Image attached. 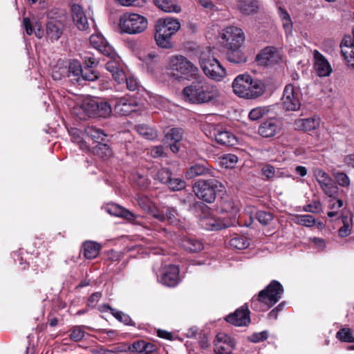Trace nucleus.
<instances>
[{"instance_id": "ddd939ff", "label": "nucleus", "mask_w": 354, "mask_h": 354, "mask_svg": "<svg viewBox=\"0 0 354 354\" xmlns=\"http://www.w3.org/2000/svg\"><path fill=\"white\" fill-rule=\"evenodd\" d=\"M300 97L301 93L299 89L290 84L286 85L281 98L283 108L287 111L298 110L301 106Z\"/></svg>"}, {"instance_id": "f3484780", "label": "nucleus", "mask_w": 354, "mask_h": 354, "mask_svg": "<svg viewBox=\"0 0 354 354\" xmlns=\"http://www.w3.org/2000/svg\"><path fill=\"white\" fill-rule=\"evenodd\" d=\"M281 122L275 118H270L262 122L258 129V133L263 138H272L281 132Z\"/></svg>"}, {"instance_id": "7c9ffc66", "label": "nucleus", "mask_w": 354, "mask_h": 354, "mask_svg": "<svg viewBox=\"0 0 354 354\" xmlns=\"http://www.w3.org/2000/svg\"><path fill=\"white\" fill-rule=\"evenodd\" d=\"M209 173V169L205 165L196 164L187 169L185 177L187 179H192L199 176H205Z\"/></svg>"}, {"instance_id": "37998d69", "label": "nucleus", "mask_w": 354, "mask_h": 354, "mask_svg": "<svg viewBox=\"0 0 354 354\" xmlns=\"http://www.w3.org/2000/svg\"><path fill=\"white\" fill-rule=\"evenodd\" d=\"M136 201L138 202V205L145 212L147 213L149 212H151L152 207L154 205L152 201H151V200L147 196L142 194H138L136 197Z\"/></svg>"}, {"instance_id": "3c124183", "label": "nucleus", "mask_w": 354, "mask_h": 354, "mask_svg": "<svg viewBox=\"0 0 354 354\" xmlns=\"http://www.w3.org/2000/svg\"><path fill=\"white\" fill-rule=\"evenodd\" d=\"M166 185L173 191L181 190L185 187V181L180 178H172L171 176Z\"/></svg>"}, {"instance_id": "09e8293b", "label": "nucleus", "mask_w": 354, "mask_h": 354, "mask_svg": "<svg viewBox=\"0 0 354 354\" xmlns=\"http://www.w3.org/2000/svg\"><path fill=\"white\" fill-rule=\"evenodd\" d=\"M104 308H109L111 314L118 321L128 325L130 324L131 319L128 315L123 313L122 311L117 310L114 308H111L109 306H104Z\"/></svg>"}, {"instance_id": "c03bdc74", "label": "nucleus", "mask_w": 354, "mask_h": 354, "mask_svg": "<svg viewBox=\"0 0 354 354\" xmlns=\"http://www.w3.org/2000/svg\"><path fill=\"white\" fill-rule=\"evenodd\" d=\"M314 70L316 72L317 75L319 77H327L329 76L333 70L332 68L328 62V64H314Z\"/></svg>"}, {"instance_id": "052dcab7", "label": "nucleus", "mask_w": 354, "mask_h": 354, "mask_svg": "<svg viewBox=\"0 0 354 354\" xmlns=\"http://www.w3.org/2000/svg\"><path fill=\"white\" fill-rule=\"evenodd\" d=\"M67 73L66 68L55 66L53 68L52 77L55 80H59Z\"/></svg>"}, {"instance_id": "a19ab883", "label": "nucleus", "mask_w": 354, "mask_h": 354, "mask_svg": "<svg viewBox=\"0 0 354 354\" xmlns=\"http://www.w3.org/2000/svg\"><path fill=\"white\" fill-rule=\"evenodd\" d=\"M270 111L268 106H259L252 109L249 114L248 118L250 120L256 121L261 118L263 115L267 114Z\"/></svg>"}, {"instance_id": "c9c22d12", "label": "nucleus", "mask_w": 354, "mask_h": 354, "mask_svg": "<svg viewBox=\"0 0 354 354\" xmlns=\"http://www.w3.org/2000/svg\"><path fill=\"white\" fill-rule=\"evenodd\" d=\"M138 133L147 140H153L158 137L156 130L145 124L138 125L136 127Z\"/></svg>"}, {"instance_id": "864d4df0", "label": "nucleus", "mask_w": 354, "mask_h": 354, "mask_svg": "<svg viewBox=\"0 0 354 354\" xmlns=\"http://www.w3.org/2000/svg\"><path fill=\"white\" fill-rule=\"evenodd\" d=\"M320 118L316 115L311 117V137L315 136L317 140H319L320 132L319 129Z\"/></svg>"}, {"instance_id": "6ab92c4d", "label": "nucleus", "mask_w": 354, "mask_h": 354, "mask_svg": "<svg viewBox=\"0 0 354 354\" xmlns=\"http://www.w3.org/2000/svg\"><path fill=\"white\" fill-rule=\"evenodd\" d=\"M281 56L279 52L273 47H266L256 57V61L259 65L266 66L276 62V64L280 63Z\"/></svg>"}, {"instance_id": "e2e57ef3", "label": "nucleus", "mask_w": 354, "mask_h": 354, "mask_svg": "<svg viewBox=\"0 0 354 354\" xmlns=\"http://www.w3.org/2000/svg\"><path fill=\"white\" fill-rule=\"evenodd\" d=\"M133 180L137 185L142 188L147 187L149 185V181L147 177L139 173H136L133 175Z\"/></svg>"}, {"instance_id": "7ed1b4c3", "label": "nucleus", "mask_w": 354, "mask_h": 354, "mask_svg": "<svg viewBox=\"0 0 354 354\" xmlns=\"http://www.w3.org/2000/svg\"><path fill=\"white\" fill-rule=\"evenodd\" d=\"M223 209L230 213V220L229 221H222L217 219L212 215L209 209H205L203 215L201 216L199 223L200 225L207 230H218L222 228L241 225L237 215L239 214V207L230 202H226L223 205Z\"/></svg>"}, {"instance_id": "a18cd8bd", "label": "nucleus", "mask_w": 354, "mask_h": 354, "mask_svg": "<svg viewBox=\"0 0 354 354\" xmlns=\"http://www.w3.org/2000/svg\"><path fill=\"white\" fill-rule=\"evenodd\" d=\"M165 138L168 141L178 142L183 138V130L179 128H173L165 134Z\"/></svg>"}, {"instance_id": "58836bf2", "label": "nucleus", "mask_w": 354, "mask_h": 354, "mask_svg": "<svg viewBox=\"0 0 354 354\" xmlns=\"http://www.w3.org/2000/svg\"><path fill=\"white\" fill-rule=\"evenodd\" d=\"M94 153L99 158L106 160L111 156L112 151L107 145L99 143L94 147Z\"/></svg>"}, {"instance_id": "79ce46f5", "label": "nucleus", "mask_w": 354, "mask_h": 354, "mask_svg": "<svg viewBox=\"0 0 354 354\" xmlns=\"http://www.w3.org/2000/svg\"><path fill=\"white\" fill-rule=\"evenodd\" d=\"M73 142L77 143L82 150H87L88 146L82 137V131L74 129L70 132Z\"/></svg>"}, {"instance_id": "dca6fc26", "label": "nucleus", "mask_w": 354, "mask_h": 354, "mask_svg": "<svg viewBox=\"0 0 354 354\" xmlns=\"http://www.w3.org/2000/svg\"><path fill=\"white\" fill-rule=\"evenodd\" d=\"M111 103L114 105L115 111L121 115H128L136 111L138 107L136 100L129 96L113 100Z\"/></svg>"}, {"instance_id": "bb28decb", "label": "nucleus", "mask_w": 354, "mask_h": 354, "mask_svg": "<svg viewBox=\"0 0 354 354\" xmlns=\"http://www.w3.org/2000/svg\"><path fill=\"white\" fill-rule=\"evenodd\" d=\"M155 5L165 12H180V7L176 0H153Z\"/></svg>"}, {"instance_id": "774afa93", "label": "nucleus", "mask_w": 354, "mask_h": 354, "mask_svg": "<svg viewBox=\"0 0 354 354\" xmlns=\"http://www.w3.org/2000/svg\"><path fill=\"white\" fill-rule=\"evenodd\" d=\"M311 242L313 243L314 248L317 249L318 252L323 251L326 248L325 240L323 238L314 236L311 238Z\"/></svg>"}, {"instance_id": "2eb2a0df", "label": "nucleus", "mask_w": 354, "mask_h": 354, "mask_svg": "<svg viewBox=\"0 0 354 354\" xmlns=\"http://www.w3.org/2000/svg\"><path fill=\"white\" fill-rule=\"evenodd\" d=\"M97 107V99L87 97L77 103L73 108V113L80 120L88 117H95V109Z\"/></svg>"}, {"instance_id": "8fccbe9b", "label": "nucleus", "mask_w": 354, "mask_h": 354, "mask_svg": "<svg viewBox=\"0 0 354 354\" xmlns=\"http://www.w3.org/2000/svg\"><path fill=\"white\" fill-rule=\"evenodd\" d=\"M256 218L263 225H267L272 220L273 216L271 213L266 211H258L256 213Z\"/></svg>"}, {"instance_id": "412c9836", "label": "nucleus", "mask_w": 354, "mask_h": 354, "mask_svg": "<svg viewBox=\"0 0 354 354\" xmlns=\"http://www.w3.org/2000/svg\"><path fill=\"white\" fill-rule=\"evenodd\" d=\"M179 269L176 266L168 265L162 268L160 282L169 287L176 286L178 283Z\"/></svg>"}, {"instance_id": "39448f33", "label": "nucleus", "mask_w": 354, "mask_h": 354, "mask_svg": "<svg viewBox=\"0 0 354 354\" xmlns=\"http://www.w3.org/2000/svg\"><path fill=\"white\" fill-rule=\"evenodd\" d=\"M283 288L277 281L273 280L257 297L251 301L252 308L257 311H265L274 306L282 297Z\"/></svg>"}, {"instance_id": "13d9d810", "label": "nucleus", "mask_w": 354, "mask_h": 354, "mask_svg": "<svg viewBox=\"0 0 354 354\" xmlns=\"http://www.w3.org/2000/svg\"><path fill=\"white\" fill-rule=\"evenodd\" d=\"M343 226H342L338 230V235L340 237H346L351 232V226L348 223L347 216L342 217Z\"/></svg>"}, {"instance_id": "4be33fe9", "label": "nucleus", "mask_w": 354, "mask_h": 354, "mask_svg": "<svg viewBox=\"0 0 354 354\" xmlns=\"http://www.w3.org/2000/svg\"><path fill=\"white\" fill-rule=\"evenodd\" d=\"M226 320L237 326L247 325L250 322L248 306L244 305L238 308L234 313L229 315L226 317Z\"/></svg>"}, {"instance_id": "ea45409f", "label": "nucleus", "mask_w": 354, "mask_h": 354, "mask_svg": "<svg viewBox=\"0 0 354 354\" xmlns=\"http://www.w3.org/2000/svg\"><path fill=\"white\" fill-rule=\"evenodd\" d=\"M230 245L235 249L243 250L249 246V241L246 237L236 236L229 241Z\"/></svg>"}, {"instance_id": "393cba45", "label": "nucleus", "mask_w": 354, "mask_h": 354, "mask_svg": "<svg viewBox=\"0 0 354 354\" xmlns=\"http://www.w3.org/2000/svg\"><path fill=\"white\" fill-rule=\"evenodd\" d=\"M139 59L145 64L147 70L154 74L160 66V58L154 52L149 53L147 55L140 56Z\"/></svg>"}, {"instance_id": "423d86ee", "label": "nucleus", "mask_w": 354, "mask_h": 354, "mask_svg": "<svg viewBox=\"0 0 354 354\" xmlns=\"http://www.w3.org/2000/svg\"><path fill=\"white\" fill-rule=\"evenodd\" d=\"M180 24L176 19L167 17L157 21L155 29V40L157 45L162 48L173 46L171 37L180 29Z\"/></svg>"}, {"instance_id": "5701e85b", "label": "nucleus", "mask_w": 354, "mask_h": 354, "mask_svg": "<svg viewBox=\"0 0 354 354\" xmlns=\"http://www.w3.org/2000/svg\"><path fill=\"white\" fill-rule=\"evenodd\" d=\"M71 15L73 22L80 30H86L88 27V19L82 8L77 4L71 6Z\"/></svg>"}, {"instance_id": "a211bd4d", "label": "nucleus", "mask_w": 354, "mask_h": 354, "mask_svg": "<svg viewBox=\"0 0 354 354\" xmlns=\"http://www.w3.org/2000/svg\"><path fill=\"white\" fill-rule=\"evenodd\" d=\"M233 339L224 333L217 334L214 340V352L216 354H230L234 348Z\"/></svg>"}, {"instance_id": "5fc2aeb1", "label": "nucleus", "mask_w": 354, "mask_h": 354, "mask_svg": "<svg viewBox=\"0 0 354 354\" xmlns=\"http://www.w3.org/2000/svg\"><path fill=\"white\" fill-rule=\"evenodd\" d=\"M316 230H320L322 234L328 232V230L326 229L325 222L316 220L311 216V232L314 233Z\"/></svg>"}, {"instance_id": "0e129e2a", "label": "nucleus", "mask_w": 354, "mask_h": 354, "mask_svg": "<svg viewBox=\"0 0 354 354\" xmlns=\"http://www.w3.org/2000/svg\"><path fill=\"white\" fill-rule=\"evenodd\" d=\"M127 88L129 91H134L138 87V82L136 77L132 75H127L125 80Z\"/></svg>"}, {"instance_id": "bf43d9fd", "label": "nucleus", "mask_w": 354, "mask_h": 354, "mask_svg": "<svg viewBox=\"0 0 354 354\" xmlns=\"http://www.w3.org/2000/svg\"><path fill=\"white\" fill-rule=\"evenodd\" d=\"M117 333L113 330H106L105 329L99 331V339L102 342H106L108 339H113L116 336Z\"/></svg>"}, {"instance_id": "9b49d317", "label": "nucleus", "mask_w": 354, "mask_h": 354, "mask_svg": "<svg viewBox=\"0 0 354 354\" xmlns=\"http://www.w3.org/2000/svg\"><path fill=\"white\" fill-rule=\"evenodd\" d=\"M205 131L207 136L220 145L234 146L237 143L236 136L222 126L212 124L205 129Z\"/></svg>"}, {"instance_id": "f704fd0d", "label": "nucleus", "mask_w": 354, "mask_h": 354, "mask_svg": "<svg viewBox=\"0 0 354 354\" xmlns=\"http://www.w3.org/2000/svg\"><path fill=\"white\" fill-rule=\"evenodd\" d=\"M84 132L93 140L98 142V144L100 143L101 141H104L106 137V134H105L102 129L93 126H88L85 128Z\"/></svg>"}, {"instance_id": "e433bc0d", "label": "nucleus", "mask_w": 354, "mask_h": 354, "mask_svg": "<svg viewBox=\"0 0 354 354\" xmlns=\"http://www.w3.org/2000/svg\"><path fill=\"white\" fill-rule=\"evenodd\" d=\"M238 160V157L232 153L223 154L219 157L220 165L226 169H232L235 167Z\"/></svg>"}, {"instance_id": "49530a36", "label": "nucleus", "mask_w": 354, "mask_h": 354, "mask_svg": "<svg viewBox=\"0 0 354 354\" xmlns=\"http://www.w3.org/2000/svg\"><path fill=\"white\" fill-rule=\"evenodd\" d=\"M131 349L138 353L145 351L146 349L147 351H155L156 346L155 345L151 343H147L145 341H138L132 344Z\"/></svg>"}, {"instance_id": "c756f323", "label": "nucleus", "mask_w": 354, "mask_h": 354, "mask_svg": "<svg viewBox=\"0 0 354 354\" xmlns=\"http://www.w3.org/2000/svg\"><path fill=\"white\" fill-rule=\"evenodd\" d=\"M277 12L285 33L288 37L292 32V22L290 16L285 9L280 6L277 8Z\"/></svg>"}, {"instance_id": "603ef678", "label": "nucleus", "mask_w": 354, "mask_h": 354, "mask_svg": "<svg viewBox=\"0 0 354 354\" xmlns=\"http://www.w3.org/2000/svg\"><path fill=\"white\" fill-rule=\"evenodd\" d=\"M171 174L169 169L162 168L154 176L155 179H158L160 183L167 184L170 179Z\"/></svg>"}, {"instance_id": "a878e982", "label": "nucleus", "mask_w": 354, "mask_h": 354, "mask_svg": "<svg viewBox=\"0 0 354 354\" xmlns=\"http://www.w3.org/2000/svg\"><path fill=\"white\" fill-rule=\"evenodd\" d=\"M237 7L243 15L254 14L259 9L257 0H239Z\"/></svg>"}, {"instance_id": "4468645a", "label": "nucleus", "mask_w": 354, "mask_h": 354, "mask_svg": "<svg viewBox=\"0 0 354 354\" xmlns=\"http://www.w3.org/2000/svg\"><path fill=\"white\" fill-rule=\"evenodd\" d=\"M221 38L225 41L227 48H238L243 45L245 35L241 28L228 26L222 30Z\"/></svg>"}, {"instance_id": "680f3d73", "label": "nucleus", "mask_w": 354, "mask_h": 354, "mask_svg": "<svg viewBox=\"0 0 354 354\" xmlns=\"http://www.w3.org/2000/svg\"><path fill=\"white\" fill-rule=\"evenodd\" d=\"M84 61L85 63L84 68L87 72H88L89 70H93V68L98 64V61L91 55H85L84 57Z\"/></svg>"}, {"instance_id": "2f4dec72", "label": "nucleus", "mask_w": 354, "mask_h": 354, "mask_svg": "<svg viewBox=\"0 0 354 354\" xmlns=\"http://www.w3.org/2000/svg\"><path fill=\"white\" fill-rule=\"evenodd\" d=\"M106 209L110 214L123 217L130 221L136 218V216L132 212L117 205H111Z\"/></svg>"}, {"instance_id": "1a4fd4ad", "label": "nucleus", "mask_w": 354, "mask_h": 354, "mask_svg": "<svg viewBox=\"0 0 354 354\" xmlns=\"http://www.w3.org/2000/svg\"><path fill=\"white\" fill-rule=\"evenodd\" d=\"M223 185L216 179L200 180L193 185L196 196L203 201L212 203L216 199V191H221Z\"/></svg>"}, {"instance_id": "69168bd1", "label": "nucleus", "mask_w": 354, "mask_h": 354, "mask_svg": "<svg viewBox=\"0 0 354 354\" xmlns=\"http://www.w3.org/2000/svg\"><path fill=\"white\" fill-rule=\"evenodd\" d=\"M150 102L154 106L159 109L165 108V105L167 104L166 100L158 95L151 97Z\"/></svg>"}, {"instance_id": "f8f14e48", "label": "nucleus", "mask_w": 354, "mask_h": 354, "mask_svg": "<svg viewBox=\"0 0 354 354\" xmlns=\"http://www.w3.org/2000/svg\"><path fill=\"white\" fill-rule=\"evenodd\" d=\"M313 174L323 192L330 198H335L338 194V187L335 182L324 171L315 169Z\"/></svg>"}, {"instance_id": "4c0bfd02", "label": "nucleus", "mask_w": 354, "mask_h": 354, "mask_svg": "<svg viewBox=\"0 0 354 354\" xmlns=\"http://www.w3.org/2000/svg\"><path fill=\"white\" fill-rule=\"evenodd\" d=\"M111 105L97 99V107L95 109V116L106 118L111 113Z\"/></svg>"}, {"instance_id": "0eeeda50", "label": "nucleus", "mask_w": 354, "mask_h": 354, "mask_svg": "<svg viewBox=\"0 0 354 354\" xmlns=\"http://www.w3.org/2000/svg\"><path fill=\"white\" fill-rule=\"evenodd\" d=\"M199 64L204 74L212 80L221 82L227 75L225 68L214 57L211 50L201 53Z\"/></svg>"}, {"instance_id": "6e6d98bb", "label": "nucleus", "mask_w": 354, "mask_h": 354, "mask_svg": "<svg viewBox=\"0 0 354 354\" xmlns=\"http://www.w3.org/2000/svg\"><path fill=\"white\" fill-rule=\"evenodd\" d=\"M178 213L176 209L173 207H167L165 214V220L172 225H177L178 224Z\"/></svg>"}, {"instance_id": "f257e3e1", "label": "nucleus", "mask_w": 354, "mask_h": 354, "mask_svg": "<svg viewBox=\"0 0 354 354\" xmlns=\"http://www.w3.org/2000/svg\"><path fill=\"white\" fill-rule=\"evenodd\" d=\"M216 86L207 82L203 78L198 79L186 86L182 90L183 100L192 104H205L214 102L220 97Z\"/></svg>"}, {"instance_id": "cd10ccee", "label": "nucleus", "mask_w": 354, "mask_h": 354, "mask_svg": "<svg viewBox=\"0 0 354 354\" xmlns=\"http://www.w3.org/2000/svg\"><path fill=\"white\" fill-rule=\"evenodd\" d=\"M180 244L185 250L191 252H198L203 248V245L200 241L191 237L183 238Z\"/></svg>"}, {"instance_id": "c85d7f7f", "label": "nucleus", "mask_w": 354, "mask_h": 354, "mask_svg": "<svg viewBox=\"0 0 354 354\" xmlns=\"http://www.w3.org/2000/svg\"><path fill=\"white\" fill-rule=\"evenodd\" d=\"M227 48V59L234 64H242L247 61V57L240 48Z\"/></svg>"}, {"instance_id": "b1692460", "label": "nucleus", "mask_w": 354, "mask_h": 354, "mask_svg": "<svg viewBox=\"0 0 354 354\" xmlns=\"http://www.w3.org/2000/svg\"><path fill=\"white\" fill-rule=\"evenodd\" d=\"M64 25L60 21L50 20L46 27V35L51 41H57L62 35Z\"/></svg>"}, {"instance_id": "72a5a7b5", "label": "nucleus", "mask_w": 354, "mask_h": 354, "mask_svg": "<svg viewBox=\"0 0 354 354\" xmlns=\"http://www.w3.org/2000/svg\"><path fill=\"white\" fill-rule=\"evenodd\" d=\"M336 338L342 342L354 343L353 331L349 328H342L336 333ZM347 349L354 350V345L348 346Z\"/></svg>"}, {"instance_id": "4d7b16f0", "label": "nucleus", "mask_w": 354, "mask_h": 354, "mask_svg": "<svg viewBox=\"0 0 354 354\" xmlns=\"http://www.w3.org/2000/svg\"><path fill=\"white\" fill-rule=\"evenodd\" d=\"M336 182L342 187H347L350 185V179L344 172L339 171L335 174Z\"/></svg>"}, {"instance_id": "6e6552de", "label": "nucleus", "mask_w": 354, "mask_h": 354, "mask_svg": "<svg viewBox=\"0 0 354 354\" xmlns=\"http://www.w3.org/2000/svg\"><path fill=\"white\" fill-rule=\"evenodd\" d=\"M147 18L133 12H126L119 19V28L121 32L129 35L142 32L147 28Z\"/></svg>"}, {"instance_id": "de8ad7c7", "label": "nucleus", "mask_w": 354, "mask_h": 354, "mask_svg": "<svg viewBox=\"0 0 354 354\" xmlns=\"http://www.w3.org/2000/svg\"><path fill=\"white\" fill-rule=\"evenodd\" d=\"M84 328L90 329L91 328L86 326H74L70 335L71 339L75 342L82 339L85 335Z\"/></svg>"}, {"instance_id": "aec40b11", "label": "nucleus", "mask_w": 354, "mask_h": 354, "mask_svg": "<svg viewBox=\"0 0 354 354\" xmlns=\"http://www.w3.org/2000/svg\"><path fill=\"white\" fill-rule=\"evenodd\" d=\"M90 43L94 48L102 54L111 57L115 56V52L112 47L101 34H93L90 37Z\"/></svg>"}, {"instance_id": "20e7f679", "label": "nucleus", "mask_w": 354, "mask_h": 354, "mask_svg": "<svg viewBox=\"0 0 354 354\" xmlns=\"http://www.w3.org/2000/svg\"><path fill=\"white\" fill-rule=\"evenodd\" d=\"M169 75L175 80L180 81L182 78L190 80L196 77L198 68L185 57L180 55L170 57L166 65Z\"/></svg>"}, {"instance_id": "338daca9", "label": "nucleus", "mask_w": 354, "mask_h": 354, "mask_svg": "<svg viewBox=\"0 0 354 354\" xmlns=\"http://www.w3.org/2000/svg\"><path fill=\"white\" fill-rule=\"evenodd\" d=\"M310 124L308 118L298 119L295 122V128L299 131H306L308 129Z\"/></svg>"}, {"instance_id": "9d476101", "label": "nucleus", "mask_w": 354, "mask_h": 354, "mask_svg": "<svg viewBox=\"0 0 354 354\" xmlns=\"http://www.w3.org/2000/svg\"><path fill=\"white\" fill-rule=\"evenodd\" d=\"M67 71V75L71 81L81 83L82 81H95L98 78V73L95 70L83 69L81 63L77 60L70 62Z\"/></svg>"}, {"instance_id": "f03ea898", "label": "nucleus", "mask_w": 354, "mask_h": 354, "mask_svg": "<svg viewBox=\"0 0 354 354\" xmlns=\"http://www.w3.org/2000/svg\"><path fill=\"white\" fill-rule=\"evenodd\" d=\"M234 93L239 97L251 100L262 95L266 89L264 83L258 79H253L249 74H241L232 82Z\"/></svg>"}, {"instance_id": "473e14b6", "label": "nucleus", "mask_w": 354, "mask_h": 354, "mask_svg": "<svg viewBox=\"0 0 354 354\" xmlns=\"http://www.w3.org/2000/svg\"><path fill=\"white\" fill-rule=\"evenodd\" d=\"M84 254L86 259H94L99 254L101 246L94 241H86L84 245Z\"/></svg>"}]
</instances>
